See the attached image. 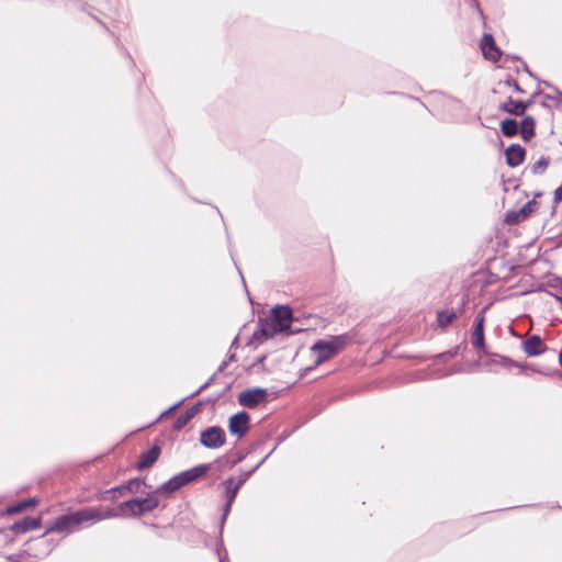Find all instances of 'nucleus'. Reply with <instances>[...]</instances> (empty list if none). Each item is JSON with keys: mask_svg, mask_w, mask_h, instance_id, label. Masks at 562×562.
<instances>
[{"mask_svg": "<svg viewBox=\"0 0 562 562\" xmlns=\"http://www.w3.org/2000/svg\"><path fill=\"white\" fill-rule=\"evenodd\" d=\"M36 504V501L34 498L22 501L15 505L9 506L7 508L8 514H19L24 512L26 508L34 506Z\"/></svg>", "mask_w": 562, "mask_h": 562, "instance_id": "obj_22", "label": "nucleus"}, {"mask_svg": "<svg viewBox=\"0 0 562 562\" xmlns=\"http://www.w3.org/2000/svg\"><path fill=\"white\" fill-rule=\"evenodd\" d=\"M182 402H183V401L178 402L177 404H175L173 406H171L169 409H167L166 412H164V413L161 414V417H162V416H165V415H167V414H169V413H170L171 411H173L175 408H177L179 405H181V404H182Z\"/></svg>", "mask_w": 562, "mask_h": 562, "instance_id": "obj_35", "label": "nucleus"}, {"mask_svg": "<svg viewBox=\"0 0 562 562\" xmlns=\"http://www.w3.org/2000/svg\"><path fill=\"white\" fill-rule=\"evenodd\" d=\"M201 403H196L195 405L187 408L188 411L192 412V415L195 416L196 413L200 411Z\"/></svg>", "mask_w": 562, "mask_h": 562, "instance_id": "obj_34", "label": "nucleus"}, {"mask_svg": "<svg viewBox=\"0 0 562 562\" xmlns=\"http://www.w3.org/2000/svg\"><path fill=\"white\" fill-rule=\"evenodd\" d=\"M536 121L532 116H525L520 122L521 138L526 142L535 136Z\"/></svg>", "mask_w": 562, "mask_h": 562, "instance_id": "obj_18", "label": "nucleus"}, {"mask_svg": "<svg viewBox=\"0 0 562 562\" xmlns=\"http://www.w3.org/2000/svg\"><path fill=\"white\" fill-rule=\"evenodd\" d=\"M350 336L348 334H341L337 336H331L328 339H322L316 341L312 347L311 351L315 353L314 366L318 367L323 362L329 360L335 357L339 351H341L350 341Z\"/></svg>", "mask_w": 562, "mask_h": 562, "instance_id": "obj_2", "label": "nucleus"}, {"mask_svg": "<svg viewBox=\"0 0 562 562\" xmlns=\"http://www.w3.org/2000/svg\"><path fill=\"white\" fill-rule=\"evenodd\" d=\"M522 104L526 105V110L532 104V101H522Z\"/></svg>", "mask_w": 562, "mask_h": 562, "instance_id": "obj_36", "label": "nucleus"}, {"mask_svg": "<svg viewBox=\"0 0 562 562\" xmlns=\"http://www.w3.org/2000/svg\"><path fill=\"white\" fill-rule=\"evenodd\" d=\"M507 86L512 87L516 92L522 93L524 90L520 88V86L515 80H507Z\"/></svg>", "mask_w": 562, "mask_h": 562, "instance_id": "obj_33", "label": "nucleus"}, {"mask_svg": "<svg viewBox=\"0 0 562 562\" xmlns=\"http://www.w3.org/2000/svg\"><path fill=\"white\" fill-rule=\"evenodd\" d=\"M216 553L218 555L220 562H229L226 549L224 548V544L222 541V537H220V541L217 542Z\"/></svg>", "mask_w": 562, "mask_h": 562, "instance_id": "obj_29", "label": "nucleus"}, {"mask_svg": "<svg viewBox=\"0 0 562 562\" xmlns=\"http://www.w3.org/2000/svg\"><path fill=\"white\" fill-rule=\"evenodd\" d=\"M267 396V391L261 387H254L241 392L238 395L240 405L247 408H255L259 403L263 402Z\"/></svg>", "mask_w": 562, "mask_h": 562, "instance_id": "obj_11", "label": "nucleus"}, {"mask_svg": "<svg viewBox=\"0 0 562 562\" xmlns=\"http://www.w3.org/2000/svg\"><path fill=\"white\" fill-rule=\"evenodd\" d=\"M550 164V159L546 156H541L532 166L531 172L533 175H542Z\"/></svg>", "mask_w": 562, "mask_h": 562, "instance_id": "obj_25", "label": "nucleus"}, {"mask_svg": "<svg viewBox=\"0 0 562 562\" xmlns=\"http://www.w3.org/2000/svg\"><path fill=\"white\" fill-rule=\"evenodd\" d=\"M554 92H555L557 94L561 95V92H560V91H558L557 89H554Z\"/></svg>", "mask_w": 562, "mask_h": 562, "instance_id": "obj_39", "label": "nucleus"}, {"mask_svg": "<svg viewBox=\"0 0 562 562\" xmlns=\"http://www.w3.org/2000/svg\"><path fill=\"white\" fill-rule=\"evenodd\" d=\"M221 396H222V394L216 395V396H215L214 398H212L211 401L215 402V401H217Z\"/></svg>", "mask_w": 562, "mask_h": 562, "instance_id": "obj_37", "label": "nucleus"}, {"mask_svg": "<svg viewBox=\"0 0 562 562\" xmlns=\"http://www.w3.org/2000/svg\"><path fill=\"white\" fill-rule=\"evenodd\" d=\"M279 333H281L280 329H278L269 318H260L258 322V328L254 331L251 340L252 342L260 345Z\"/></svg>", "mask_w": 562, "mask_h": 562, "instance_id": "obj_8", "label": "nucleus"}, {"mask_svg": "<svg viewBox=\"0 0 562 562\" xmlns=\"http://www.w3.org/2000/svg\"><path fill=\"white\" fill-rule=\"evenodd\" d=\"M234 360H235V355H234V353L229 355V356H228V358H227L226 360H224V361L220 364V367H218V369H217V371H216V372H217V373H218V372H223V371L225 370V368L228 366V363H229V362H232V361H234Z\"/></svg>", "mask_w": 562, "mask_h": 562, "instance_id": "obj_32", "label": "nucleus"}, {"mask_svg": "<svg viewBox=\"0 0 562 562\" xmlns=\"http://www.w3.org/2000/svg\"><path fill=\"white\" fill-rule=\"evenodd\" d=\"M537 206V201L536 200H530L528 201L520 210H519V215H520V218H524L526 220L536 209Z\"/></svg>", "mask_w": 562, "mask_h": 562, "instance_id": "obj_26", "label": "nucleus"}, {"mask_svg": "<svg viewBox=\"0 0 562 562\" xmlns=\"http://www.w3.org/2000/svg\"><path fill=\"white\" fill-rule=\"evenodd\" d=\"M209 470L210 464H200L189 470L182 471L161 484L155 493L161 492L167 495L172 494L180 490L182 486L202 477Z\"/></svg>", "mask_w": 562, "mask_h": 562, "instance_id": "obj_4", "label": "nucleus"}, {"mask_svg": "<svg viewBox=\"0 0 562 562\" xmlns=\"http://www.w3.org/2000/svg\"><path fill=\"white\" fill-rule=\"evenodd\" d=\"M191 411L186 409L181 415L177 417V419L173 423V428L176 430H180L183 427L187 426V424L193 418Z\"/></svg>", "mask_w": 562, "mask_h": 562, "instance_id": "obj_24", "label": "nucleus"}, {"mask_svg": "<svg viewBox=\"0 0 562 562\" xmlns=\"http://www.w3.org/2000/svg\"><path fill=\"white\" fill-rule=\"evenodd\" d=\"M160 454V448L154 446L150 449L144 451L139 456V460L136 464L138 470H143L153 465Z\"/></svg>", "mask_w": 562, "mask_h": 562, "instance_id": "obj_16", "label": "nucleus"}, {"mask_svg": "<svg viewBox=\"0 0 562 562\" xmlns=\"http://www.w3.org/2000/svg\"><path fill=\"white\" fill-rule=\"evenodd\" d=\"M503 112L520 116L526 112V105L522 104V101L514 100L513 98H508L506 102H504L501 108Z\"/></svg>", "mask_w": 562, "mask_h": 562, "instance_id": "obj_17", "label": "nucleus"}, {"mask_svg": "<svg viewBox=\"0 0 562 562\" xmlns=\"http://www.w3.org/2000/svg\"><path fill=\"white\" fill-rule=\"evenodd\" d=\"M501 131L506 137L516 136L518 133V123L514 119H505L501 123Z\"/></svg>", "mask_w": 562, "mask_h": 562, "instance_id": "obj_19", "label": "nucleus"}, {"mask_svg": "<svg viewBox=\"0 0 562 562\" xmlns=\"http://www.w3.org/2000/svg\"><path fill=\"white\" fill-rule=\"evenodd\" d=\"M114 516V512L103 510L102 506L86 507L74 513L58 516L47 528V532H72L82 524H93L104 519L113 518Z\"/></svg>", "mask_w": 562, "mask_h": 562, "instance_id": "obj_1", "label": "nucleus"}, {"mask_svg": "<svg viewBox=\"0 0 562 562\" xmlns=\"http://www.w3.org/2000/svg\"><path fill=\"white\" fill-rule=\"evenodd\" d=\"M216 373H214L204 384H202L196 391H194L190 396L193 397V396H196L198 394H200L202 391L206 390L212 383H214L215 379H216Z\"/></svg>", "mask_w": 562, "mask_h": 562, "instance_id": "obj_31", "label": "nucleus"}, {"mask_svg": "<svg viewBox=\"0 0 562 562\" xmlns=\"http://www.w3.org/2000/svg\"><path fill=\"white\" fill-rule=\"evenodd\" d=\"M458 317L454 311H440L437 314V321L439 326L446 327L451 324Z\"/></svg>", "mask_w": 562, "mask_h": 562, "instance_id": "obj_21", "label": "nucleus"}, {"mask_svg": "<svg viewBox=\"0 0 562 562\" xmlns=\"http://www.w3.org/2000/svg\"><path fill=\"white\" fill-rule=\"evenodd\" d=\"M522 348L528 357H537L543 353L547 349L541 337L538 335H532L526 339L524 341Z\"/></svg>", "mask_w": 562, "mask_h": 562, "instance_id": "obj_13", "label": "nucleus"}, {"mask_svg": "<svg viewBox=\"0 0 562 562\" xmlns=\"http://www.w3.org/2000/svg\"><path fill=\"white\" fill-rule=\"evenodd\" d=\"M525 148L519 144H512L505 151L506 162L509 167H517L525 159Z\"/></svg>", "mask_w": 562, "mask_h": 562, "instance_id": "obj_14", "label": "nucleus"}, {"mask_svg": "<svg viewBox=\"0 0 562 562\" xmlns=\"http://www.w3.org/2000/svg\"><path fill=\"white\" fill-rule=\"evenodd\" d=\"M125 492L131 493H144V488L146 487L145 481L140 479H132L125 484H123Z\"/></svg>", "mask_w": 562, "mask_h": 562, "instance_id": "obj_20", "label": "nucleus"}, {"mask_svg": "<svg viewBox=\"0 0 562 562\" xmlns=\"http://www.w3.org/2000/svg\"><path fill=\"white\" fill-rule=\"evenodd\" d=\"M292 318V310L286 305L274 306L269 317L280 331H286L290 328Z\"/></svg>", "mask_w": 562, "mask_h": 562, "instance_id": "obj_7", "label": "nucleus"}, {"mask_svg": "<svg viewBox=\"0 0 562 562\" xmlns=\"http://www.w3.org/2000/svg\"><path fill=\"white\" fill-rule=\"evenodd\" d=\"M126 492L124 491V486L123 484L122 485H119V486H115V487H112V488H109L106 491H104L101 496H100V499L102 501H108V499H115L119 495H124Z\"/></svg>", "mask_w": 562, "mask_h": 562, "instance_id": "obj_23", "label": "nucleus"}, {"mask_svg": "<svg viewBox=\"0 0 562 562\" xmlns=\"http://www.w3.org/2000/svg\"><path fill=\"white\" fill-rule=\"evenodd\" d=\"M491 363H495L505 368H510L514 366V361L512 359L498 355H495V359H492Z\"/></svg>", "mask_w": 562, "mask_h": 562, "instance_id": "obj_27", "label": "nucleus"}, {"mask_svg": "<svg viewBox=\"0 0 562 562\" xmlns=\"http://www.w3.org/2000/svg\"><path fill=\"white\" fill-rule=\"evenodd\" d=\"M480 46L486 59L497 61L501 58L502 52L497 48L493 35L484 34Z\"/></svg>", "mask_w": 562, "mask_h": 562, "instance_id": "obj_12", "label": "nucleus"}, {"mask_svg": "<svg viewBox=\"0 0 562 562\" xmlns=\"http://www.w3.org/2000/svg\"><path fill=\"white\" fill-rule=\"evenodd\" d=\"M159 505V499L156 497L155 493L148 494L145 498H133L126 502L121 503L117 508H106L105 510H112L115 513L116 517L121 516H135L139 517L146 513H149L157 508Z\"/></svg>", "mask_w": 562, "mask_h": 562, "instance_id": "obj_3", "label": "nucleus"}, {"mask_svg": "<svg viewBox=\"0 0 562 562\" xmlns=\"http://www.w3.org/2000/svg\"><path fill=\"white\" fill-rule=\"evenodd\" d=\"M41 526V518L24 517L23 519L15 521L11 526V530L14 533H25L30 530L37 529Z\"/></svg>", "mask_w": 562, "mask_h": 562, "instance_id": "obj_15", "label": "nucleus"}, {"mask_svg": "<svg viewBox=\"0 0 562 562\" xmlns=\"http://www.w3.org/2000/svg\"><path fill=\"white\" fill-rule=\"evenodd\" d=\"M276 450V447L259 461L250 471L245 473V479H239L237 483H235L234 477H228L224 480L221 485L224 488L225 498L229 502H234L239 488L244 485V483L249 479V476L270 457V454Z\"/></svg>", "mask_w": 562, "mask_h": 562, "instance_id": "obj_5", "label": "nucleus"}, {"mask_svg": "<svg viewBox=\"0 0 562 562\" xmlns=\"http://www.w3.org/2000/svg\"><path fill=\"white\" fill-rule=\"evenodd\" d=\"M484 310H482L474 318V327L471 333V345L476 350L485 349V337H484Z\"/></svg>", "mask_w": 562, "mask_h": 562, "instance_id": "obj_10", "label": "nucleus"}, {"mask_svg": "<svg viewBox=\"0 0 562 562\" xmlns=\"http://www.w3.org/2000/svg\"><path fill=\"white\" fill-rule=\"evenodd\" d=\"M226 441L225 431L218 426H212L201 432L200 442L205 448L217 449Z\"/></svg>", "mask_w": 562, "mask_h": 562, "instance_id": "obj_6", "label": "nucleus"}, {"mask_svg": "<svg viewBox=\"0 0 562 562\" xmlns=\"http://www.w3.org/2000/svg\"><path fill=\"white\" fill-rule=\"evenodd\" d=\"M505 221L509 225L518 224L519 222L524 221V218H520L519 211H509L506 213Z\"/></svg>", "mask_w": 562, "mask_h": 562, "instance_id": "obj_30", "label": "nucleus"}, {"mask_svg": "<svg viewBox=\"0 0 562 562\" xmlns=\"http://www.w3.org/2000/svg\"><path fill=\"white\" fill-rule=\"evenodd\" d=\"M250 417L245 411H241L229 418L228 429L232 435L238 438L244 437L249 430Z\"/></svg>", "mask_w": 562, "mask_h": 562, "instance_id": "obj_9", "label": "nucleus"}, {"mask_svg": "<svg viewBox=\"0 0 562 562\" xmlns=\"http://www.w3.org/2000/svg\"><path fill=\"white\" fill-rule=\"evenodd\" d=\"M241 460H243V457H239L238 460L233 462V465L236 464L237 462L241 461Z\"/></svg>", "mask_w": 562, "mask_h": 562, "instance_id": "obj_38", "label": "nucleus"}, {"mask_svg": "<svg viewBox=\"0 0 562 562\" xmlns=\"http://www.w3.org/2000/svg\"><path fill=\"white\" fill-rule=\"evenodd\" d=\"M234 502H229L226 499V503L224 505V508H223V516H222V519H221V522H220V537H222L223 535V530H224V525H225V521H226V518L231 512V508H232V504Z\"/></svg>", "mask_w": 562, "mask_h": 562, "instance_id": "obj_28", "label": "nucleus"}]
</instances>
